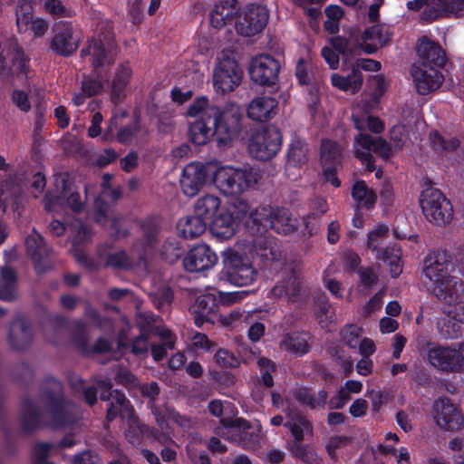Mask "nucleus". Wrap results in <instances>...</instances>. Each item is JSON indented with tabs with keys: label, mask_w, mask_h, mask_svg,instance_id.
Returning a JSON list of instances; mask_svg holds the SVG:
<instances>
[{
	"label": "nucleus",
	"mask_w": 464,
	"mask_h": 464,
	"mask_svg": "<svg viewBox=\"0 0 464 464\" xmlns=\"http://www.w3.org/2000/svg\"><path fill=\"white\" fill-rule=\"evenodd\" d=\"M429 293L441 304L444 316L437 322L440 336L446 340L458 339L462 335L464 325V293L462 281L452 275L454 266L450 255L439 250L430 254L424 260L422 268Z\"/></svg>",
	"instance_id": "1"
},
{
	"label": "nucleus",
	"mask_w": 464,
	"mask_h": 464,
	"mask_svg": "<svg viewBox=\"0 0 464 464\" xmlns=\"http://www.w3.org/2000/svg\"><path fill=\"white\" fill-rule=\"evenodd\" d=\"M79 417V408L63 398L62 383L51 377L44 381L38 401L26 399L22 404L21 421L26 431L45 421L53 429L75 430Z\"/></svg>",
	"instance_id": "2"
},
{
	"label": "nucleus",
	"mask_w": 464,
	"mask_h": 464,
	"mask_svg": "<svg viewBox=\"0 0 464 464\" xmlns=\"http://www.w3.org/2000/svg\"><path fill=\"white\" fill-rule=\"evenodd\" d=\"M237 0H219L210 14V24L217 29L236 20V29L244 36H252L260 33L268 21V11L264 5H248L237 16Z\"/></svg>",
	"instance_id": "3"
},
{
	"label": "nucleus",
	"mask_w": 464,
	"mask_h": 464,
	"mask_svg": "<svg viewBox=\"0 0 464 464\" xmlns=\"http://www.w3.org/2000/svg\"><path fill=\"white\" fill-rule=\"evenodd\" d=\"M354 127L359 131L355 136L353 142V151L363 164L366 165L368 171L374 170L372 153L379 155L383 159H388L392 155V147L382 138H373L365 133L366 130L373 133H381L384 130L383 122L374 116H352Z\"/></svg>",
	"instance_id": "4"
},
{
	"label": "nucleus",
	"mask_w": 464,
	"mask_h": 464,
	"mask_svg": "<svg viewBox=\"0 0 464 464\" xmlns=\"http://www.w3.org/2000/svg\"><path fill=\"white\" fill-rule=\"evenodd\" d=\"M203 113L206 117L211 118L218 146H231L239 137L242 130L243 112L237 104L229 102L220 109L208 102V108Z\"/></svg>",
	"instance_id": "5"
},
{
	"label": "nucleus",
	"mask_w": 464,
	"mask_h": 464,
	"mask_svg": "<svg viewBox=\"0 0 464 464\" xmlns=\"http://www.w3.org/2000/svg\"><path fill=\"white\" fill-rule=\"evenodd\" d=\"M261 179L260 171L250 166H220L213 173V184L224 195L239 196Z\"/></svg>",
	"instance_id": "6"
},
{
	"label": "nucleus",
	"mask_w": 464,
	"mask_h": 464,
	"mask_svg": "<svg viewBox=\"0 0 464 464\" xmlns=\"http://www.w3.org/2000/svg\"><path fill=\"white\" fill-rule=\"evenodd\" d=\"M141 229L142 236L133 244L131 256H128L124 251L111 253L107 256V266L116 268L145 266L147 256L153 253L158 242L159 228L153 223L146 222Z\"/></svg>",
	"instance_id": "7"
},
{
	"label": "nucleus",
	"mask_w": 464,
	"mask_h": 464,
	"mask_svg": "<svg viewBox=\"0 0 464 464\" xmlns=\"http://www.w3.org/2000/svg\"><path fill=\"white\" fill-rule=\"evenodd\" d=\"M420 205L427 220L436 226L444 227L453 218L450 201L438 188L430 187L422 190Z\"/></svg>",
	"instance_id": "8"
},
{
	"label": "nucleus",
	"mask_w": 464,
	"mask_h": 464,
	"mask_svg": "<svg viewBox=\"0 0 464 464\" xmlns=\"http://www.w3.org/2000/svg\"><path fill=\"white\" fill-rule=\"evenodd\" d=\"M282 135L273 127L255 129L248 140V151L250 155L258 160H268L275 157L280 150Z\"/></svg>",
	"instance_id": "9"
},
{
	"label": "nucleus",
	"mask_w": 464,
	"mask_h": 464,
	"mask_svg": "<svg viewBox=\"0 0 464 464\" xmlns=\"http://www.w3.org/2000/svg\"><path fill=\"white\" fill-rule=\"evenodd\" d=\"M90 55L94 71L100 75L103 68L111 65L117 55L113 36L108 32L103 38H92L81 51V56Z\"/></svg>",
	"instance_id": "10"
},
{
	"label": "nucleus",
	"mask_w": 464,
	"mask_h": 464,
	"mask_svg": "<svg viewBox=\"0 0 464 464\" xmlns=\"http://www.w3.org/2000/svg\"><path fill=\"white\" fill-rule=\"evenodd\" d=\"M208 108V100L206 97L197 99L188 108V115L196 120L189 126V140L196 145L206 144L210 138L215 137V130L211 124V118L203 115Z\"/></svg>",
	"instance_id": "11"
},
{
	"label": "nucleus",
	"mask_w": 464,
	"mask_h": 464,
	"mask_svg": "<svg viewBox=\"0 0 464 464\" xmlns=\"http://www.w3.org/2000/svg\"><path fill=\"white\" fill-rule=\"evenodd\" d=\"M225 274L227 281L237 286L248 285L255 281L257 276L246 256L229 250L224 258Z\"/></svg>",
	"instance_id": "12"
},
{
	"label": "nucleus",
	"mask_w": 464,
	"mask_h": 464,
	"mask_svg": "<svg viewBox=\"0 0 464 464\" xmlns=\"http://www.w3.org/2000/svg\"><path fill=\"white\" fill-rule=\"evenodd\" d=\"M54 185L59 192V196H53L51 193L46 194L44 208L47 212H56L58 208L64 204V201L74 212L82 209L83 204L80 200L79 194L72 190L71 183L68 180V174H56L54 176Z\"/></svg>",
	"instance_id": "13"
},
{
	"label": "nucleus",
	"mask_w": 464,
	"mask_h": 464,
	"mask_svg": "<svg viewBox=\"0 0 464 464\" xmlns=\"http://www.w3.org/2000/svg\"><path fill=\"white\" fill-rule=\"evenodd\" d=\"M284 277L270 291L274 297H285L289 301H295L301 295L304 280L299 266L295 262L284 263Z\"/></svg>",
	"instance_id": "14"
},
{
	"label": "nucleus",
	"mask_w": 464,
	"mask_h": 464,
	"mask_svg": "<svg viewBox=\"0 0 464 464\" xmlns=\"http://www.w3.org/2000/svg\"><path fill=\"white\" fill-rule=\"evenodd\" d=\"M243 72L233 58L224 57L213 72L214 87L222 93L230 92L242 81Z\"/></svg>",
	"instance_id": "15"
},
{
	"label": "nucleus",
	"mask_w": 464,
	"mask_h": 464,
	"mask_svg": "<svg viewBox=\"0 0 464 464\" xmlns=\"http://www.w3.org/2000/svg\"><path fill=\"white\" fill-rule=\"evenodd\" d=\"M16 26L20 34H29L34 38H41L49 29V23L43 18L34 17L33 6L26 0H21L16 11Z\"/></svg>",
	"instance_id": "16"
},
{
	"label": "nucleus",
	"mask_w": 464,
	"mask_h": 464,
	"mask_svg": "<svg viewBox=\"0 0 464 464\" xmlns=\"http://www.w3.org/2000/svg\"><path fill=\"white\" fill-rule=\"evenodd\" d=\"M210 166L194 161L187 164L181 173L179 185L181 191L188 197L196 196L204 187Z\"/></svg>",
	"instance_id": "17"
},
{
	"label": "nucleus",
	"mask_w": 464,
	"mask_h": 464,
	"mask_svg": "<svg viewBox=\"0 0 464 464\" xmlns=\"http://www.w3.org/2000/svg\"><path fill=\"white\" fill-rule=\"evenodd\" d=\"M248 71L253 82L260 85H272L278 78L280 64L270 55H259L251 61Z\"/></svg>",
	"instance_id": "18"
},
{
	"label": "nucleus",
	"mask_w": 464,
	"mask_h": 464,
	"mask_svg": "<svg viewBox=\"0 0 464 464\" xmlns=\"http://www.w3.org/2000/svg\"><path fill=\"white\" fill-rule=\"evenodd\" d=\"M113 401L111 402L107 410L108 420H112L118 415L123 418H131L133 416V444L140 441V436L149 430V428L140 423L138 418L134 414V409L127 400L125 395L119 391L114 392L112 395Z\"/></svg>",
	"instance_id": "19"
},
{
	"label": "nucleus",
	"mask_w": 464,
	"mask_h": 464,
	"mask_svg": "<svg viewBox=\"0 0 464 464\" xmlns=\"http://www.w3.org/2000/svg\"><path fill=\"white\" fill-rule=\"evenodd\" d=\"M113 401L111 402L107 410L108 420H112L118 415L123 418H131L133 416V444L140 441V436L149 430V428L140 423L138 418L134 414V409L127 400L125 395L119 391L114 392L112 395Z\"/></svg>",
	"instance_id": "20"
},
{
	"label": "nucleus",
	"mask_w": 464,
	"mask_h": 464,
	"mask_svg": "<svg viewBox=\"0 0 464 464\" xmlns=\"http://www.w3.org/2000/svg\"><path fill=\"white\" fill-rule=\"evenodd\" d=\"M7 56L11 59V66H7L4 53H0V76L8 78L16 75L21 80H24V76L25 80L29 79V60L24 56L23 50L16 42L10 44Z\"/></svg>",
	"instance_id": "21"
},
{
	"label": "nucleus",
	"mask_w": 464,
	"mask_h": 464,
	"mask_svg": "<svg viewBox=\"0 0 464 464\" xmlns=\"http://www.w3.org/2000/svg\"><path fill=\"white\" fill-rule=\"evenodd\" d=\"M80 40V34L71 24L61 23L56 25L50 48L59 55L70 56L77 50Z\"/></svg>",
	"instance_id": "22"
},
{
	"label": "nucleus",
	"mask_w": 464,
	"mask_h": 464,
	"mask_svg": "<svg viewBox=\"0 0 464 464\" xmlns=\"http://www.w3.org/2000/svg\"><path fill=\"white\" fill-rule=\"evenodd\" d=\"M218 263V256L208 245H198L191 248L183 259L185 270L198 273L213 268Z\"/></svg>",
	"instance_id": "23"
},
{
	"label": "nucleus",
	"mask_w": 464,
	"mask_h": 464,
	"mask_svg": "<svg viewBox=\"0 0 464 464\" xmlns=\"http://www.w3.org/2000/svg\"><path fill=\"white\" fill-rule=\"evenodd\" d=\"M434 420L438 426L446 430L454 431L461 429L464 419L449 399H439L434 402Z\"/></svg>",
	"instance_id": "24"
},
{
	"label": "nucleus",
	"mask_w": 464,
	"mask_h": 464,
	"mask_svg": "<svg viewBox=\"0 0 464 464\" xmlns=\"http://www.w3.org/2000/svg\"><path fill=\"white\" fill-rule=\"evenodd\" d=\"M342 160V148L330 140H324L321 146V162L324 169V176L334 187L338 188L341 181L335 176L337 167Z\"/></svg>",
	"instance_id": "25"
},
{
	"label": "nucleus",
	"mask_w": 464,
	"mask_h": 464,
	"mask_svg": "<svg viewBox=\"0 0 464 464\" xmlns=\"http://www.w3.org/2000/svg\"><path fill=\"white\" fill-rule=\"evenodd\" d=\"M426 355L430 366L442 372H456L454 344L442 345L430 343Z\"/></svg>",
	"instance_id": "26"
},
{
	"label": "nucleus",
	"mask_w": 464,
	"mask_h": 464,
	"mask_svg": "<svg viewBox=\"0 0 464 464\" xmlns=\"http://www.w3.org/2000/svg\"><path fill=\"white\" fill-rule=\"evenodd\" d=\"M411 73L417 92L425 95L437 90L442 83L441 73L433 67L413 65Z\"/></svg>",
	"instance_id": "27"
},
{
	"label": "nucleus",
	"mask_w": 464,
	"mask_h": 464,
	"mask_svg": "<svg viewBox=\"0 0 464 464\" xmlns=\"http://www.w3.org/2000/svg\"><path fill=\"white\" fill-rule=\"evenodd\" d=\"M25 246L38 273L45 272L52 267L51 264L46 260L51 255V249L44 244L43 237L38 232L33 230L26 237Z\"/></svg>",
	"instance_id": "28"
},
{
	"label": "nucleus",
	"mask_w": 464,
	"mask_h": 464,
	"mask_svg": "<svg viewBox=\"0 0 464 464\" xmlns=\"http://www.w3.org/2000/svg\"><path fill=\"white\" fill-rule=\"evenodd\" d=\"M34 332L31 324L24 317L15 318L10 324L7 341L14 350H24L33 342Z\"/></svg>",
	"instance_id": "29"
},
{
	"label": "nucleus",
	"mask_w": 464,
	"mask_h": 464,
	"mask_svg": "<svg viewBox=\"0 0 464 464\" xmlns=\"http://www.w3.org/2000/svg\"><path fill=\"white\" fill-rule=\"evenodd\" d=\"M464 10V0H431L428 9L421 12L423 21H433L440 17L458 16Z\"/></svg>",
	"instance_id": "30"
},
{
	"label": "nucleus",
	"mask_w": 464,
	"mask_h": 464,
	"mask_svg": "<svg viewBox=\"0 0 464 464\" xmlns=\"http://www.w3.org/2000/svg\"><path fill=\"white\" fill-rule=\"evenodd\" d=\"M417 52L420 56V62L415 64L417 66L438 69L446 63V56L441 47L427 37H422L420 40L417 45Z\"/></svg>",
	"instance_id": "31"
},
{
	"label": "nucleus",
	"mask_w": 464,
	"mask_h": 464,
	"mask_svg": "<svg viewBox=\"0 0 464 464\" xmlns=\"http://www.w3.org/2000/svg\"><path fill=\"white\" fill-rule=\"evenodd\" d=\"M279 347L282 351L295 357L304 356L310 351L311 335L304 331L285 334L279 342Z\"/></svg>",
	"instance_id": "32"
},
{
	"label": "nucleus",
	"mask_w": 464,
	"mask_h": 464,
	"mask_svg": "<svg viewBox=\"0 0 464 464\" xmlns=\"http://www.w3.org/2000/svg\"><path fill=\"white\" fill-rule=\"evenodd\" d=\"M286 427L294 437V443L302 442L305 436H312L314 432L313 423L297 410L287 408L285 410Z\"/></svg>",
	"instance_id": "33"
},
{
	"label": "nucleus",
	"mask_w": 464,
	"mask_h": 464,
	"mask_svg": "<svg viewBox=\"0 0 464 464\" xmlns=\"http://www.w3.org/2000/svg\"><path fill=\"white\" fill-rule=\"evenodd\" d=\"M277 101L270 96H260L254 99L246 109L248 118L256 121H266L277 112Z\"/></svg>",
	"instance_id": "34"
},
{
	"label": "nucleus",
	"mask_w": 464,
	"mask_h": 464,
	"mask_svg": "<svg viewBox=\"0 0 464 464\" xmlns=\"http://www.w3.org/2000/svg\"><path fill=\"white\" fill-rule=\"evenodd\" d=\"M136 325L140 334L147 335H158L160 339L169 338L170 331L163 327L160 324V318L154 315L151 312H138L136 315Z\"/></svg>",
	"instance_id": "35"
},
{
	"label": "nucleus",
	"mask_w": 464,
	"mask_h": 464,
	"mask_svg": "<svg viewBox=\"0 0 464 464\" xmlns=\"http://www.w3.org/2000/svg\"><path fill=\"white\" fill-rule=\"evenodd\" d=\"M131 78V69L127 63L121 64L115 71L111 82V99L117 104L126 96V89Z\"/></svg>",
	"instance_id": "36"
},
{
	"label": "nucleus",
	"mask_w": 464,
	"mask_h": 464,
	"mask_svg": "<svg viewBox=\"0 0 464 464\" xmlns=\"http://www.w3.org/2000/svg\"><path fill=\"white\" fill-rule=\"evenodd\" d=\"M391 33L383 24H375L367 28L362 34L363 41H372L373 44H366L363 49L367 53H373L378 46L385 45L391 40Z\"/></svg>",
	"instance_id": "37"
},
{
	"label": "nucleus",
	"mask_w": 464,
	"mask_h": 464,
	"mask_svg": "<svg viewBox=\"0 0 464 464\" xmlns=\"http://www.w3.org/2000/svg\"><path fill=\"white\" fill-rule=\"evenodd\" d=\"M298 223L287 208H275L270 226L278 234L288 235L297 228Z\"/></svg>",
	"instance_id": "38"
},
{
	"label": "nucleus",
	"mask_w": 464,
	"mask_h": 464,
	"mask_svg": "<svg viewBox=\"0 0 464 464\" xmlns=\"http://www.w3.org/2000/svg\"><path fill=\"white\" fill-rule=\"evenodd\" d=\"M220 198L213 194L199 197L194 203V214L210 222L220 208Z\"/></svg>",
	"instance_id": "39"
},
{
	"label": "nucleus",
	"mask_w": 464,
	"mask_h": 464,
	"mask_svg": "<svg viewBox=\"0 0 464 464\" xmlns=\"http://www.w3.org/2000/svg\"><path fill=\"white\" fill-rule=\"evenodd\" d=\"M212 234L220 239H228L235 234V221L227 211H222L208 222Z\"/></svg>",
	"instance_id": "40"
},
{
	"label": "nucleus",
	"mask_w": 464,
	"mask_h": 464,
	"mask_svg": "<svg viewBox=\"0 0 464 464\" xmlns=\"http://www.w3.org/2000/svg\"><path fill=\"white\" fill-rule=\"evenodd\" d=\"M208 224L205 219L194 214V216L180 218L178 223V228L185 238L192 239L202 235Z\"/></svg>",
	"instance_id": "41"
},
{
	"label": "nucleus",
	"mask_w": 464,
	"mask_h": 464,
	"mask_svg": "<svg viewBox=\"0 0 464 464\" xmlns=\"http://www.w3.org/2000/svg\"><path fill=\"white\" fill-rule=\"evenodd\" d=\"M308 160V146L307 143L300 139H292L287 148L286 164L290 167H300Z\"/></svg>",
	"instance_id": "42"
},
{
	"label": "nucleus",
	"mask_w": 464,
	"mask_h": 464,
	"mask_svg": "<svg viewBox=\"0 0 464 464\" xmlns=\"http://www.w3.org/2000/svg\"><path fill=\"white\" fill-rule=\"evenodd\" d=\"M332 84L344 92H357L362 84V75L360 69L353 67L351 73L342 76L337 73L332 75Z\"/></svg>",
	"instance_id": "43"
},
{
	"label": "nucleus",
	"mask_w": 464,
	"mask_h": 464,
	"mask_svg": "<svg viewBox=\"0 0 464 464\" xmlns=\"http://www.w3.org/2000/svg\"><path fill=\"white\" fill-rule=\"evenodd\" d=\"M294 397L301 404L307 405L311 409H316L324 407L328 393L324 390L314 392L300 387L294 391Z\"/></svg>",
	"instance_id": "44"
},
{
	"label": "nucleus",
	"mask_w": 464,
	"mask_h": 464,
	"mask_svg": "<svg viewBox=\"0 0 464 464\" xmlns=\"http://www.w3.org/2000/svg\"><path fill=\"white\" fill-rule=\"evenodd\" d=\"M253 246L256 254L267 261L277 262L282 258V251L273 239L258 237Z\"/></svg>",
	"instance_id": "45"
},
{
	"label": "nucleus",
	"mask_w": 464,
	"mask_h": 464,
	"mask_svg": "<svg viewBox=\"0 0 464 464\" xmlns=\"http://www.w3.org/2000/svg\"><path fill=\"white\" fill-rule=\"evenodd\" d=\"M352 197L359 208H372L377 199L375 192L362 180L354 182L352 188Z\"/></svg>",
	"instance_id": "46"
},
{
	"label": "nucleus",
	"mask_w": 464,
	"mask_h": 464,
	"mask_svg": "<svg viewBox=\"0 0 464 464\" xmlns=\"http://www.w3.org/2000/svg\"><path fill=\"white\" fill-rule=\"evenodd\" d=\"M401 257V249L397 245L387 246L381 255L377 256L378 259H382L388 264L392 277L399 276L402 272Z\"/></svg>",
	"instance_id": "47"
},
{
	"label": "nucleus",
	"mask_w": 464,
	"mask_h": 464,
	"mask_svg": "<svg viewBox=\"0 0 464 464\" xmlns=\"http://www.w3.org/2000/svg\"><path fill=\"white\" fill-rule=\"evenodd\" d=\"M15 296V274L10 267H4L0 275V299L12 301Z\"/></svg>",
	"instance_id": "48"
},
{
	"label": "nucleus",
	"mask_w": 464,
	"mask_h": 464,
	"mask_svg": "<svg viewBox=\"0 0 464 464\" xmlns=\"http://www.w3.org/2000/svg\"><path fill=\"white\" fill-rule=\"evenodd\" d=\"M274 208L269 207H258L252 210L249 214L247 220V226L252 224L253 227H256V231L266 230L270 226V220L273 217Z\"/></svg>",
	"instance_id": "49"
},
{
	"label": "nucleus",
	"mask_w": 464,
	"mask_h": 464,
	"mask_svg": "<svg viewBox=\"0 0 464 464\" xmlns=\"http://www.w3.org/2000/svg\"><path fill=\"white\" fill-rule=\"evenodd\" d=\"M389 228L384 224H378L372 230L368 233L367 246L372 251L377 252V256L382 251L379 250V246L387 238Z\"/></svg>",
	"instance_id": "50"
},
{
	"label": "nucleus",
	"mask_w": 464,
	"mask_h": 464,
	"mask_svg": "<svg viewBox=\"0 0 464 464\" xmlns=\"http://www.w3.org/2000/svg\"><path fill=\"white\" fill-rule=\"evenodd\" d=\"M162 257L169 264L175 263L182 256L180 243L176 238H167L161 247Z\"/></svg>",
	"instance_id": "51"
},
{
	"label": "nucleus",
	"mask_w": 464,
	"mask_h": 464,
	"mask_svg": "<svg viewBox=\"0 0 464 464\" xmlns=\"http://www.w3.org/2000/svg\"><path fill=\"white\" fill-rule=\"evenodd\" d=\"M330 44L338 53L343 56L344 59H349L356 53L358 47L352 44L349 39L343 36H334L330 39Z\"/></svg>",
	"instance_id": "52"
},
{
	"label": "nucleus",
	"mask_w": 464,
	"mask_h": 464,
	"mask_svg": "<svg viewBox=\"0 0 464 464\" xmlns=\"http://www.w3.org/2000/svg\"><path fill=\"white\" fill-rule=\"evenodd\" d=\"M291 451L295 457L302 459L306 464H318L320 462L315 450L311 447L303 445L301 442L293 443Z\"/></svg>",
	"instance_id": "53"
},
{
	"label": "nucleus",
	"mask_w": 464,
	"mask_h": 464,
	"mask_svg": "<svg viewBox=\"0 0 464 464\" xmlns=\"http://www.w3.org/2000/svg\"><path fill=\"white\" fill-rule=\"evenodd\" d=\"M430 143L433 149L439 152L452 151L459 145V142L456 138H450L446 140L437 131L430 134Z\"/></svg>",
	"instance_id": "54"
},
{
	"label": "nucleus",
	"mask_w": 464,
	"mask_h": 464,
	"mask_svg": "<svg viewBox=\"0 0 464 464\" xmlns=\"http://www.w3.org/2000/svg\"><path fill=\"white\" fill-rule=\"evenodd\" d=\"M351 442H352V439L347 436L337 435V436L331 437L325 444L326 451H327L329 457L331 458V459H333L334 461H336L338 459L336 451L340 449L346 447Z\"/></svg>",
	"instance_id": "55"
},
{
	"label": "nucleus",
	"mask_w": 464,
	"mask_h": 464,
	"mask_svg": "<svg viewBox=\"0 0 464 464\" xmlns=\"http://www.w3.org/2000/svg\"><path fill=\"white\" fill-rule=\"evenodd\" d=\"M72 389L75 391H82L84 399L89 405H93L97 400V389L95 387H85L84 381L77 376L70 380Z\"/></svg>",
	"instance_id": "56"
},
{
	"label": "nucleus",
	"mask_w": 464,
	"mask_h": 464,
	"mask_svg": "<svg viewBox=\"0 0 464 464\" xmlns=\"http://www.w3.org/2000/svg\"><path fill=\"white\" fill-rule=\"evenodd\" d=\"M151 300L159 310H167L172 300V294L170 289L169 287L157 289L151 295Z\"/></svg>",
	"instance_id": "57"
},
{
	"label": "nucleus",
	"mask_w": 464,
	"mask_h": 464,
	"mask_svg": "<svg viewBox=\"0 0 464 464\" xmlns=\"http://www.w3.org/2000/svg\"><path fill=\"white\" fill-rule=\"evenodd\" d=\"M362 328L352 324L343 329L342 335L344 343L353 349H356L361 340Z\"/></svg>",
	"instance_id": "58"
},
{
	"label": "nucleus",
	"mask_w": 464,
	"mask_h": 464,
	"mask_svg": "<svg viewBox=\"0 0 464 464\" xmlns=\"http://www.w3.org/2000/svg\"><path fill=\"white\" fill-rule=\"evenodd\" d=\"M197 314H211L217 307L216 299L211 295L198 296L195 304Z\"/></svg>",
	"instance_id": "59"
},
{
	"label": "nucleus",
	"mask_w": 464,
	"mask_h": 464,
	"mask_svg": "<svg viewBox=\"0 0 464 464\" xmlns=\"http://www.w3.org/2000/svg\"><path fill=\"white\" fill-rule=\"evenodd\" d=\"M215 362L219 367L231 368L237 365V360L232 353L226 349H219L215 356Z\"/></svg>",
	"instance_id": "60"
},
{
	"label": "nucleus",
	"mask_w": 464,
	"mask_h": 464,
	"mask_svg": "<svg viewBox=\"0 0 464 464\" xmlns=\"http://www.w3.org/2000/svg\"><path fill=\"white\" fill-rule=\"evenodd\" d=\"M94 211L96 222L104 226L110 218V208L102 200L101 197L94 200Z\"/></svg>",
	"instance_id": "61"
},
{
	"label": "nucleus",
	"mask_w": 464,
	"mask_h": 464,
	"mask_svg": "<svg viewBox=\"0 0 464 464\" xmlns=\"http://www.w3.org/2000/svg\"><path fill=\"white\" fill-rule=\"evenodd\" d=\"M52 448L53 445L49 443H37L33 450L34 464H53L52 462L46 461L48 453Z\"/></svg>",
	"instance_id": "62"
},
{
	"label": "nucleus",
	"mask_w": 464,
	"mask_h": 464,
	"mask_svg": "<svg viewBox=\"0 0 464 464\" xmlns=\"http://www.w3.org/2000/svg\"><path fill=\"white\" fill-rule=\"evenodd\" d=\"M150 409L158 425L160 428H164L165 426H167L168 420H170V418L169 412L167 413L165 410H168V411L174 410L166 405L159 406L156 405L155 403L150 404Z\"/></svg>",
	"instance_id": "63"
},
{
	"label": "nucleus",
	"mask_w": 464,
	"mask_h": 464,
	"mask_svg": "<svg viewBox=\"0 0 464 464\" xmlns=\"http://www.w3.org/2000/svg\"><path fill=\"white\" fill-rule=\"evenodd\" d=\"M12 102L22 111L27 112L31 109V104L26 92L21 90H14L12 92Z\"/></svg>",
	"instance_id": "64"
}]
</instances>
